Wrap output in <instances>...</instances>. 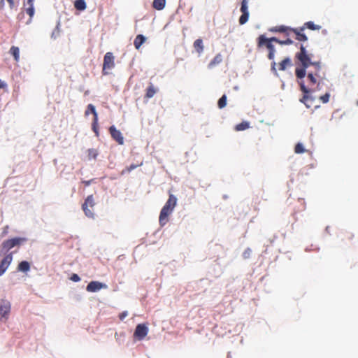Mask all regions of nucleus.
<instances>
[{
  "mask_svg": "<svg viewBox=\"0 0 358 358\" xmlns=\"http://www.w3.org/2000/svg\"><path fill=\"white\" fill-rule=\"evenodd\" d=\"M177 198L175 195L169 194V199L160 211L159 222L161 227H164L168 222V217L172 214L177 204Z\"/></svg>",
  "mask_w": 358,
  "mask_h": 358,
  "instance_id": "obj_1",
  "label": "nucleus"
},
{
  "mask_svg": "<svg viewBox=\"0 0 358 358\" xmlns=\"http://www.w3.org/2000/svg\"><path fill=\"white\" fill-rule=\"evenodd\" d=\"M24 241H26V238L20 237H15L4 241L1 244V253L6 255L10 250L15 247H19Z\"/></svg>",
  "mask_w": 358,
  "mask_h": 358,
  "instance_id": "obj_2",
  "label": "nucleus"
},
{
  "mask_svg": "<svg viewBox=\"0 0 358 358\" xmlns=\"http://www.w3.org/2000/svg\"><path fill=\"white\" fill-rule=\"evenodd\" d=\"M300 89L303 93V97L300 99L301 103H303L305 106L310 108L312 107L313 102L315 101V97L310 94L311 90H309L304 84L303 81L299 83Z\"/></svg>",
  "mask_w": 358,
  "mask_h": 358,
  "instance_id": "obj_3",
  "label": "nucleus"
},
{
  "mask_svg": "<svg viewBox=\"0 0 358 358\" xmlns=\"http://www.w3.org/2000/svg\"><path fill=\"white\" fill-rule=\"evenodd\" d=\"M11 305L8 300L1 299L0 300V320L6 321L9 316L10 312Z\"/></svg>",
  "mask_w": 358,
  "mask_h": 358,
  "instance_id": "obj_4",
  "label": "nucleus"
},
{
  "mask_svg": "<svg viewBox=\"0 0 358 358\" xmlns=\"http://www.w3.org/2000/svg\"><path fill=\"white\" fill-rule=\"evenodd\" d=\"M115 57L112 52H106L104 55L103 63V73L104 75L108 74V73L106 70H111L115 67Z\"/></svg>",
  "mask_w": 358,
  "mask_h": 358,
  "instance_id": "obj_5",
  "label": "nucleus"
},
{
  "mask_svg": "<svg viewBox=\"0 0 358 358\" xmlns=\"http://www.w3.org/2000/svg\"><path fill=\"white\" fill-rule=\"evenodd\" d=\"M148 333V327L145 324H138L134 331V336L138 340H143Z\"/></svg>",
  "mask_w": 358,
  "mask_h": 358,
  "instance_id": "obj_6",
  "label": "nucleus"
},
{
  "mask_svg": "<svg viewBox=\"0 0 358 358\" xmlns=\"http://www.w3.org/2000/svg\"><path fill=\"white\" fill-rule=\"evenodd\" d=\"M13 261V252L7 254L0 263V276H1L8 269Z\"/></svg>",
  "mask_w": 358,
  "mask_h": 358,
  "instance_id": "obj_7",
  "label": "nucleus"
},
{
  "mask_svg": "<svg viewBox=\"0 0 358 358\" xmlns=\"http://www.w3.org/2000/svg\"><path fill=\"white\" fill-rule=\"evenodd\" d=\"M107 285L105 283L99 281H91L86 287L89 292H97L101 289H106Z\"/></svg>",
  "mask_w": 358,
  "mask_h": 358,
  "instance_id": "obj_8",
  "label": "nucleus"
},
{
  "mask_svg": "<svg viewBox=\"0 0 358 358\" xmlns=\"http://www.w3.org/2000/svg\"><path fill=\"white\" fill-rule=\"evenodd\" d=\"M109 131L112 138L120 145H122L124 143V137L122 133L120 131L117 130L114 125L110 127Z\"/></svg>",
  "mask_w": 358,
  "mask_h": 358,
  "instance_id": "obj_9",
  "label": "nucleus"
},
{
  "mask_svg": "<svg viewBox=\"0 0 358 358\" xmlns=\"http://www.w3.org/2000/svg\"><path fill=\"white\" fill-rule=\"evenodd\" d=\"M258 45L259 46L266 45L269 52H275V46L268 41V38H266L264 35H260L258 38Z\"/></svg>",
  "mask_w": 358,
  "mask_h": 358,
  "instance_id": "obj_10",
  "label": "nucleus"
},
{
  "mask_svg": "<svg viewBox=\"0 0 358 358\" xmlns=\"http://www.w3.org/2000/svg\"><path fill=\"white\" fill-rule=\"evenodd\" d=\"M292 65V59L287 57L285 58L280 64H279V70L285 71L287 66H291Z\"/></svg>",
  "mask_w": 358,
  "mask_h": 358,
  "instance_id": "obj_11",
  "label": "nucleus"
},
{
  "mask_svg": "<svg viewBox=\"0 0 358 358\" xmlns=\"http://www.w3.org/2000/svg\"><path fill=\"white\" fill-rule=\"evenodd\" d=\"M90 113L93 114L94 120H98V115L95 106L92 103L88 104L87 109L85 110V115H88Z\"/></svg>",
  "mask_w": 358,
  "mask_h": 358,
  "instance_id": "obj_12",
  "label": "nucleus"
},
{
  "mask_svg": "<svg viewBox=\"0 0 358 358\" xmlns=\"http://www.w3.org/2000/svg\"><path fill=\"white\" fill-rule=\"evenodd\" d=\"M146 40V38L142 35V34H138L135 40H134V45L135 46V48L136 49H139L140 47L142 45V44Z\"/></svg>",
  "mask_w": 358,
  "mask_h": 358,
  "instance_id": "obj_13",
  "label": "nucleus"
},
{
  "mask_svg": "<svg viewBox=\"0 0 358 358\" xmlns=\"http://www.w3.org/2000/svg\"><path fill=\"white\" fill-rule=\"evenodd\" d=\"M194 48L196 50V51L200 55L203 52L204 47L203 45V41L201 38L196 39L194 42Z\"/></svg>",
  "mask_w": 358,
  "mask_h": 358,
  "instance_id": "obj_14",
  "label": "nucleus"
},
{
  "mask_svg": "<svg viewBox=\"0 0 358 358\" xmlns=\"http://www.w3.org/2000/svg\"><path fill=\"white\" fill-rule=\"evenodd\" d=\"M74 7L79 11H83L86 9L87 5L85 0H76L74 1Z\"/></svg>",
  "mask_w": 358,
  "mask_h": 358,
  "instance_id": "obj_15",
  "label": "nucleus"
},
{
  "mask_svg": "<svg viewBox=\"0 0 358 358\" xmlns=\"http://www.w3.org/2000/svg\"><path fill=\"white\" fill-rule=\"evenodd\" d=\"M307 56H308V55L307 54L306 48L303 45H301L300 52L296 53V57L299 60H302L303 59H306Z\"/></svg>",
  "mask_w": 358,
  "mask_h": 358,
  "instance_id": "obj_16",
  "label": "nucleus"
},
{
  "mask_svg": "<svg viewBox=\"0 0 358 358\" xmlns=\"http://www.w3.org/2000/svg\"><path fill=\"white\" fill-rule=\"evenodd\" d=\"M306 69L307 68L301 67V68H296L295 70V74L298 79H303L306 75Z\"/></svg>",
  "mask_w": 358,
  "mask_h": 358,
  "instance_id": "obj_17",
  "label": "nucleus"
},
{
  "mask_svg": "<svg viewBox=\"0 0 358 358\" xmlns=\"http://www.w3.org/2000/svg\"><path fill=\"white\" fill-rule=\"evenodd\" d=\"M166 0H154L152 6L154 8L160 10L165 7Z\"/></svg>",
  "mask_w": 358,
  "mask_h": 358,
  "instance_id": "obj_18",
  "label": "nucleus"
},
{
  "mask_svg": "<svg viewBox=\"0 0 358 358\" xmlns=\"http://www.w3.org/2000/svg\"><path fill=\"white\" fill-rule=\"evenodd\" d=\"M18 270L22 272H27L30 270V264L27 261H22L18 264Z\"/></svg>",
  "mask_w": 358,
  "mask_h": 358,
  "instance_id": "obj_19",
  "label": "nucleus"
},
{
  "mask_svg": "<svg viewBox=\"0 0 358 358\" xmlns=\"http://www.w3.org/2000/svg\"><path fill=\"white\" fill-rule=\"evenodd\" d=\"M10 53L13 56L14 59L18 62L20 59V49L18 47L12 46L10 49Z\"/></svg>",
  "mask_w": 358,
  "mask_h": 358,
  "instance_id": "obj_20",
  "label": "nucleus"
},
{
  "mask_svg": "<svg viewBox=\"0 0 358 358\" xmlns=\"http://www.w3.org/2000/svg\"><path fill=\"white\" fill-rule=\"evenodd\" d=\"M222 61V57L220 54H217L213 59L209 63L208 67L212 68L214 66L219 64Z\"/></svg>",
  "mask_w": 358,
  "mask_h": 358,
  "instance_id": "obj_21",
  "label": "nucleus"
},
{
  "mask_svg": "<svg viewBox=\"0 0 358 358\" xmlns=\"http://www.w3.org/2000/svg\"><path fill=\"white\" fill-rule=\"evenodd\" d=\"M250 127V123L247 121H243L240 124H238L235 127L236 131H243Z\"/></svg>",
  "mask_w": 358,
  "mask_h": 358,
  "instance_id": "obj_22",
  "label": "nucleus"
},
{
  "mask_svg": "<svg viewBox=\"0 0 358 358\" xmlns=\"http://www.w3.org/2000/svg\"><path fill=\"white\" fill-rule=\"evenodd\" d=\"M89 206H85V204L82 205V208L85 213V215L89 217V218H94V214L92 210H91L89 208Z\"/></svg>",
  "mask_w": 358,
  "mask_h": 358,
  "instance_id": "obj_23",
  "label": "nucleus"
},
{
  "mask_svg": "<svg viewBox=\"0 0 358 358\" xmlns=\"http://www.w3.org/2000/svg\"><path fill=\"white\" fill-rule=\"evenodd\" d=\"M292 30L296 34V39L298 41H308V37L306 36V35L305 34H301L299 31H298L297 29H292Z\"/></svg>",
  "mask_w": 358,
  "mask_h": 358,
  "instance_id": "obj_24",
  "label": "nucleus"
},
{
  "mask_svg": "<svg viewBox=\"0 0 358 358\" xmlns=\"http://www.w3.org/2000/svg\"><path fill=\"white\" fill-rule=\"evenodd\" d=\"M301 66L304 68H308L309 66L312 65L313 62L311 61V59L309 56L306 57V59H303L302 60H299Z\"/></svg>",
  "mask_w": 358,
  "mask_h": 358,
  "instance_id": "obj_25",
  "label": "nucleus"
},
{
  "mask_svg": "<svg viewBox=\"0 0 358 358\" xmlns=\"http://www.w3.org/2000/svg\"><path fill=\"white\" fill-rule=\"evenodd\" d=\"M306 27L311 30H319L321 29V27L320 25H316L314 24L312 21H308L305 23Z\"/></svg>",
  "mask_w": 358,
  "mask_h": 358,
  "instance_id": "obj_26",
  "label": "nucleus"
},
{
  "mask_svg": "<svg viewBox=\"0 0 358 358\" xmlns=\"http://www.w3.org/2000/svg\"><path fill=\"white\" fill-rule=\"evenodd\" d=\"M83 204L92 208L95 204L93 196L89 195L85 200V202Z\"/></svg>",
  "mask_w": 358,
  "mask_h": 358,
  "instance_id": "obj_27",
  "label": "nucleus"
},
{
  "mask_svg": "<svg viewBox=\"0 0 358 358\" xmlns=\"http://www.w3.org/2000/svg\"><path fill=\"white\" fill-rule=\"evenodd\" d=\"M287 29H288V27L282 25V26L275 27L270 29V31L284 33L287 30Z\"/></svg>",
  "mask_w": 358,
  "mask_h": 358,
  "instance_id": "obj_28",
  "label": "nucleus"
},
{
  "mask_svg": "<svg viewBox=\"0 0 358 358\" xmlns=\"http://www.w3.org/2000/svg\"><path fill=\"white\" fill-rule=\"evenodd\" d=\"M217 105H218V107L220 108H223L226 106L227 105V96L225 94H223L220 98V99L218 100V102H217Z\"/></svg>",
  "mask_w": 358,
  "mask_h": 358,
  "instance_id": "obj_29",
  "label": "nucleus"
},
{
  "mask_svg": "<svg viewBox=\"0 0 358 358\" xmlns=\"http://www.w3.org/2000/svg\"><path fill=\"white\" fill-rule=\"evenodd\" d=\"M155 93H156V91L155 90V87L152 85H151L150 86H149L148 87L145 96L147 98L150 99V98L153 97Z\"/></svg>",
  "mask_w": 358,
  "mask_h": 358,
  "instance_id": "obj_30",
  "label": "nucleus"
},
{
  "mask_svg": "<svg viewBox=\"0 0 358 358\" xmlns=\"http://www.w3.org/2000/svg\"><path fill=\"white\" fill-rule=\"evenodd\" d=\"M241 11L242 13H249L248 6V0H242Z\"/></svg>",
  "mask_w": 358,
  "mask_h": 358,
  "instance_id": "obj_31",
  "label": "nucleus"
},
{
  "mask_svg": "<svg viewBox=\"0 0 358 358\" xmlns=\"http://www.w3.org/2000/svg\"><path fill=\"white\" fill-rule=\"evenodd\" d=\"M294 151L297 154H301L303 153L306 151V150L304 148L303 145L301 143H298L295 146Z\"/></svg>",
  "mask_w": 358,
  "mask_h": 358,
  "instance_id": "obj_32",
  "label": "nucleus"
},
{
  "mask_svg": "<svg viewBox=\"0 0 358 358\" xmlns=\"http://www.w3.org/2000/svg\"><path fill=\"white\" fill-rule=\"evenodd\" d=\"M249 13H242V15H241L240 18H239V23L240 24L243 25L244 24H245L248 19H249Z\"/></svg>",
  "mask_w": 358,
  "mask_h": 358,
  "instance_id": "obj_33",
  "label": "nucleus"
},
{
  "mask_svg": "<svg viewBox=\"0 0 358 358\" xmlns=\"http://www.w3.org/2000/svg\"><path fill=\"white\" fill-rule=\"evenodd\" d=\"M92 127L96 136H99L98 120H93Z\"/></svg>",
  "mask_w": 358,
  "mask_h": 358,
  "instance_id": "obj_34",
  "label": "nucleus"
},
{
  "mask_svg": "<svg viewBox=\"0 0 358 358\" xmlns=\"http://www.w3.org/2000/svg\"><path fill=\"white\" fill-rule=\"evenodd\" d=\"M315 76H317V74L315 73L314 75L313 73H308V78L310 80L312 84H315L317 83V80Z\"/></svg>",
  "mask_w": 358,
  "mask_h": 358,
  "instance_id": "obj_35",
  "label": "nucleus"
},
{
  "mask_svg": "<svg viewBox=\"0 0 358 358\" xmlns=\"http://www.w3.org/2000/svg\"><path fill=\"white\" fill-rule=\"evenodd\" d=\"M88 155L90 158L95 159L98 155L97 151L94 149L88 150Z\"/></svg>",
  "mask_w": 358,
  "mask_h": 358,
  "instance_id": "obj_36",
  "label": "nucleus"
},
{
  "mask_svg": "<svg viewBox=\"0 0 358 358\" xmlns=\"http://www.w3.org/2000/svg\"><path fill=\"white\" fill-rule=\"evenodd\" d=\"M26 12L31 18L34 16L35 12L34 6L31 5V6H29L27 8H26Z\"/></svg>",
  "mask_w": 358,
  "mask_h": 358,
  "instance_id": "obj_37",
  "label": "nucleus"
},
{
  "mask_svg": "<svg viewBox=\"0 0 358 358\" xmlns=\"http://www.w3.org/2000/svg\"><path fill=\"white\" fill-rule=\"evenodd\" d=\"M330 94L329 93H326L324 95L320 96V100L323 103H327L329 100Z\"/></svg>",
  "mask_w": 358,
  "mask_h": 358,
  "instance_id": "obj_38",
  "label": "nucleus"
},
{
  "mask_svg": "<svg viewBox=\"0 0 358 358\" xmlns=\"http://www.w3.org/2000/svg\"><path fill=\"white\" fill-rule=\"evenodd\" d=\"M293 41L291 40L290 38H287L286 40L285 41H278V43L279 44H281V45H292L293 44Z\"/></svg>",
  "mask_w": 358,
  "mask_h": 358,
  "instance_id": "obj_39",
  "label": "nucleus"
},
{
  "mask_svg": "<svg viewBox=\"0 0 358 358\" xmlns=\"http://www.w3.org/2000/svg\"><path fill=\"white\" fill-rule=\"evenodd\" d=\"M251 252H252L251 249L250 248H247L246 250H245V251L243 253V257L245 259L249 258L250 255H251Z\"/></svg>",
  "mask_w": 358,
  "mask_h": 358,
  "instance_id": "obj_40",
  "label": "nucleus"
},
{
  "mask_svg": "<svg viewBox=\"0 0 358 358\" xmlns=\"http://www.w3.org/2000/svg\"><path fill=\"white\" fill-rule=\"evenodd\" d=\"M275 66H276V63H275V61H273V62H272V63H271V69L272 72H273L275 75L278 76V72H277V70H276Z\"/></svg>",
  "mask_w": 358,
  "mask_h": 358,
  "instance_id": "obj_41",
  "label": "nucleus"
},
{
  "mask_svg": "<svg viewBox=\"0 0 358 358\" xmlns=\"http://www.w3.org/2000/svg\"><path fill=\"white\" fill-rule=\"evenodd\" d=\"M313 66H314L317 71H320L321 69V65L320 62H313L312 64Z\"/></svg>",
  "mask_w": 358,
  "mask_h": 358,
  "instance_id": "obj_42",
  "label": "nucleus"
},
{
  "mask_svg": "<svg viewBox=\"0 0 358 358\" xmlns=\"http://www.w3.org/2000/svg\"><path fill=\"white\" fill-rule=\"evenodd\" d=\"M71 280L73 282H78L80 280V278L77 274H73L71 277Z\"/></svg>",
  "mask_w": 358,
  "mask_h": 358,
  "instance_id": "obj_43",
  "label": "nucleus"
},
{
  "mask_svg": "<svg viewBox=\"0 0 358 358\" xmlns=\"http://www.w3.org/2000/svg\"><path fill=\"white\" fill-rule=\"evenodd\" d=\"M141 164H139V165L131 164L129 167H127V171H128L129 172H130V171H131L132 170L135 169L136 168H137L138 166H141Z\"/></svg>",
  "mask_w": 358,
  "mask_h": 358,
  "instance_id": "obj_44",
  "label": "nucleus"
},
{
  "mask_svg": "<svg viewBox=\"0 0 358 358\" xmlns=\"http://www.w3.org/2000/svg\"><path fill=\"white\" fill-rule=\"evenodd\" d=\"M128 315V313L127 311H123L122 313H120V320H123Z\"/></svg>",
  "mask_w": 358,
  "mask_h": 358,
  "instance_id": "obj_45",
  "label": "nucleus"
},
{
  "mask_svg": "<svg viewBox=\"0 0 358 358\" xmlns=\"http://www.w3.org/2000/svg\"><path fill=\"white\" fill-rule=\"evenodd\" d=\"M268 41H269V43H271L272 42H276L278 43V41H280L279 39H278L276 37H271L270 38H268Z\"/></svg>",
  "mask_w": 358,
  "mask_h": 358,
  "instance_id": "obj_46",
  "label": "nucleus"
},
{
  "mask_svg": "<svg viewBox=\"0 0 358 358\" xmlns=\"http://www.w3.org/2000/svg\"><path fill=\"white\" fill-rule=\"evenodd\" d=\"M275 52H268V58L270 60L274 61V58H275Z\"/></svg>",
  "mask_w": 358,
  "mask_h": 358,
  "instance_id": "obj_47",
  "label": "nucleus"
},
{
  "mask_svg": "<svg viewBox=\"0 0 358 358\" xmlns=\"http://www.w3.org/2000/svg\"><path fill=\"white\" fill-rule=\"evenodd\" d=\"M7 87V84L0 79V89H3Z\"/></svg>",
  "mask_w": 358,
  "mask_h": 358,
  "instance_id": "obj_48",
  "label": "nucleus"
},
{
  "mask_svg": "<svg viewBox=\"0 0 358 358\" xmlns=\"http://www.w3.org/2000/svg\"><path fill=\"white\" fill-rule=\"evenodd\" d=\"M34 0H27V4L29 5V6H34Z\"/></svg>",
  "mask_w": 358,
  "mask_h": 358,
  "instance_id": "obj_49",
  "label": "nucleus"
},
{
  "mask_svg": "<svg viewBox=\"0 0 358 358\" xmlns=\"http://www.w3.org/2000/svg\"><path fill=\"white\" fill-rule=\"evenodd\" d=\"M55 35H56V33H55V31H53L52 34V38H55Z\"/></svg>",
  "mask_w": 358,
  "mask_h": 358,
  "instance_id": "obj_50",
  "label": "nucleus"
},
{
  "mask_svg": "<svg viewBox=\"0 0 358 358\" xmlns=\"http://www.w3.org/2000/svg\"><path fill=\"white\" fill-rule=\"evenodd\" d=\"M55 35H56V33H55V31H53L52 34V38H55Z\"/></svg>",
  "mask_w": 358,
  "mask_h": 358,
  "instance_id": "obj_51",
  "label": "nucleus"
},
{
  "mask_svg": "<svg viewBox=\"0 0 358 358\" xmlns=\"http://www.w3.org/2000/svg\"><path fill=\"white\" fill-rule=\"evenodd\" d=\"M85 183H86L87 185H89L90 182L89 181H87Z\"/></svg>",
  "mask_w": 358,
  "mask_h": 358,
  "instance_id": "obj_52",
  "label": "nucleus"
},
{
  "mask_svg": "<svg viewBox=\"0 0 358 358\" xmlns=\"http://www.w3.org/2000/svg\"><path fill=\"white\" fill-rule=\"evenodd\" d=\"M238 87L237 86L234 87V90H237Z\"/></svg>",
  "mask_w": 358,
  "mask_h": 358,
  "instance_id": "obj_53",
  "label": "nucleus"
}]
</instances>
